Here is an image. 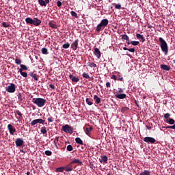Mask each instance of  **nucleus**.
<instances>
[{
  "label": "nucleus",
  "instance_id": "34",
  "mask_svg": "<svg viewBox=\"0 0 175 175\" xmlns=\"http://www.w3.org/2000/svg\"><path fill=\"white\" fill-rule=\"evenodd\" d=\"M82 76H83V77L84 79H90V75H89V74L87 73V72H83V73L82 74Z\"/></svg>",
  "mask_w": 175,
  "mask_h": 175
},
{
  "label": "nucleus",
  "instance_id": "26",
  "mask_svg": "<svg viewBox=\"0 0 175 175\" xmlns=\"http://www.w3.org/2000/svg\"><path fill=\"white\" fill-rule=\"evenodd\" d=\"M165 122L170 125H173L175 124V121L173 118H169L167 119V120H165Z\"/></svg>",
  "mask_w": 175,
  "mask_h": 175
},
{
  "label": "nucleus",
  "instance_id": "44",
  "mask_svg": "<svg viewBox=\"0 0 175 175\" xmlns=\"http://www.w3.org/2000/svg\"><path fill=\"white\" fill-rule=\"evenodd\" d=\"M170 117V113H167L164 114V118H165L166 120H170L169 118Z\"/></svg>",
  "mask_w": 175,
  "mask_h": 175
},
{
  "label": "nucleus",
  "instance_id": "5",
  "mask_svg": "<svg viewBox=\"0 0 175 175\" xmlns=\"http://www.w3.org/2000/svg\"><path fill=\"white\" fill-rule=\"evenodd\" d=\"M5 90L9 93H14L16 91V85L14 83H11L10 85H8Z\"/></svg>",
  "mask_w": 175,
  "mask_h": 175
},
{
  "label": "nucleus",
  "instance_id": "60",
  "mask_svg": "<svg viewBox=\"0 0 175 175\" xmlns=\"http://www.w3.org/2000/svg\"><path fill=\"white\" fill-rule=\"evenodd\" d=\"M111 79L113 80H118V77L116 75H112Z\"/></svg>",
  "mask_w": 175,
  "mask_h": 175
},
{
  "label": "nucleus",
  "instance_id": "57",
  "mask_svg": "<svg viewBox=\"0 0 175 175\" xmlns=\"http://www.w3.org/2000/svg\"><path fill=\"white\" fill-rule=\"evenodd\" d=\"M106 87L111 88V83L109 81L106 82Z\"/></svg>",
  "mask_w": 175,
  "mask_h": 175
},
{
  "label": "nucleus",
  "instance_id": "7",
  "mask_svg": "<svg viewBox=\"0 0 175 175\" xmlns=\"http://www.w3.org/2000/svg\"><path fill=\"white\" fill-rule=\"evenodd\" d=\"M45 120H43L42 118L35 119L34 120L31 122V125L34 126L37 124H44Z\"/></svg>",
  "mask_w": 175,
  "mask_h": 175
},
{
  "label": "nucleus",
  "instance_id": "24",
  "mask_svg": "<svg viewBox=\"0 0 175 175\" xmlns=\"http://www.w3.org/2000/svg\"><path fill=\"white\" fill-rule=\"evenodd\" d=\"M29 75H30L31 77L33 78L36 80V81H38V78L37 77L36 73L31 72L29 73Z\"/></svg>",
  "mask_w": 175,
  "mask_h": 175
},
{
  "label": "nucleus",
  "instance_id": "19",
  "mask_svg": "<svg viewBox=\"0 0 175 175\" xmlns=\"http://www.w3.org/2000/svg\"><path fill=\"white\" fill-rule=\"evenodd\" d=\"M107 161H108V158H107V156H106V155L101 156V159H99V162L100 163L105 162V163H107Z\"/></svg>",
  "mask_w": 175,
  "mask_h": 175
},
{
  "label": "nucleus",
  "instance_id": "47",
  "mask_svg": "<svg viewBox=\"0 0 175 175\" xmlns=\"http://www.w3.org/2000/svg\"><path fill=\"white\" fill-rule=\"evenodd\" d=\"M21 62L22 61L20 59H15V63L17 64V65H20Z\"/></svg>",
  "mask_w": 175,
  "mask_h": 175
},
{
  "label": "nucleus",
  "instance_id": "39",
  "mask_svg": "<svg viewBox=\"0 0 175 175\" xmlns=\"http://www.w3.org/2000/svg\"><path fill=\"white\" fill-rule=\"evenodd\" d=\"M2 25L4 27V28H8V27L10 26V23L7 22H3Z\"/></svg>",
  "mask_w": 175,
  "mask_h": 175
},
{
  "label": "nucleus",
  "instance_id": "52",
  "mask_svg": "<svg viewBox=\"0 0 175 175\" xmlns=\"http://www.w3.org/2000/svg\"><path fill=\"white\" fill-rule=\"evenodd\" d=\"M115 8L118 9V10L121 9V4H116L115 5Z\"/></svg>",
  "mask_w": 175,
  "mask_h": 175
},
{
  "label": "nucleus",
  "instance_id": "59",
  "mask_svg": "<svg viewBox=\"0 0 175 175\" xmlns=\"http://www.w3.org/2000/svg\"><path fill=\"white\" fill-rule=\"evenodd\" d=\"M135 103L137 105V107L140 108V106L139 105V102L136 100H135Z\"/></svg>",
  "mask_w": 175,
  "mask_h": 175
},
{
  "label": "nucleus",
  "instance_id": "27",
  "mask_svg": "<svg viewBox=\"0 0 175 175\" xmlns=\"http://www.w3.org/2000/svg\"><path fill=\"white\" fill-rule=\"evenodd\" d=\"M75 142H77V144L83 145V140L80 137H77L75 139Z\"/></svg>",
  "mask_w": 175,
  "mask_h": 175
},
{
  "label": "nucleus",
  "instance_id": "50",
  "mask_svg": "<svg viewBox=\"0 0 175 175\" xmlns=\"http://www.w3.org/2000/svg\"><path fill=\"white\" fill-rule=\"evenodd\" d=\"M129 109L128 108V107H123V108L122 109V111L125 112L129 111Z\"/></svg>",
  "mask_w": 175,
  "mask_h": 175
},
{
  "label": "nucleus",
  "instance_id": "11",
  "mask_svg": "<svg viewBox=\"0 0 175 175\" xmlns=\"http://www.w3.org/2000/svg\"><path fill=\"white\" fill-rule=\"evenodd\" d=\"M50 0H38V3L42 7H46V4L49 3Z\"/></svg>",
  "mask_w": 175,
  "mask_h": 175
},
{
  "label": "nucleus",
  "instance_id": "9",
  "mask_svg": "<svg viewBox=\"0 0 175 175\" xmlns=\"http://www.w3.org/2000/svg\"><path fill=\"white\" fill-rule=\"evenodd\" d=\"M8 129L12 135H13L16 132L15 126H12V124L8 125Z\"/></svg>",
  "mask_w": 175,
  "mask_h": 175
},
{
  "label": "nucleus",
  "instance_id": "56",
  "mask_svg": "<svg viewBox=\"0 0 175 175\" xmlns=\"http://www.w3.org/2000/svg\"><path fill=\"white\" fill-rule=\"evenodd\" d=\"M128 51H129L131 53H135V48H130L128 49Z\"/></svg>",
  "mask_w": 175,
  "mask_h": 175
},
{
  "label": "nucleus",
  "instance_id": "38",
  "mask_svg": "<svg viewBox=\"0 0 175 175\" xmlns=\"http://www.w3.org/2000/svg\"><path fill=\"white\" fill-rule=\"evenodd\" d=\"M62 46H63V49H69L70 43L69 42L65 43L63 44Z\"/></svg>",
  "mask_w": 175,
  "mask_h": 175
},
{
  "label": "nucleus",
  "instance_id": "28",
  "mask_svg": "<svg viewBox=\"0 0 175 175\" xmlns=\"http://www.w3.org/2000/svg\"><path fill=\"white\" fill-rule=\"evenodd\" d=\"M151 172L147 170H144V172L139 173V175H150Z\"/></svg>",
  "mask_w": 175,
  "mask_h": 175
},
{
  "label": "nucleus",
  "instance_id": "36",
  "mask_svg": "<svg viewBox=\"0 0 175 175\" xmlns=\"http://www.w3.org/2000/svg\"><path fill=\"white\" fill-rule=\"evenodd\" d=\"M17 96L19 101L23 100L24 98L21 93H18Z\"/></svg>",
  "mask_w": 175,
  "mask_h": 175
},
{
  "label": "nucleus",
  "instance_id": "42",
  "mask_svg": "<svg viewBox=\"0 0 175 175\" xmlns=\"http://www.w3.org/2000/svg\"><path fill=\"white\" fill-rule=\"evenodd\" d=\"M131 44L133 46H137V45H139V42H137V41H132V42H131Z\"/></svg>",
  "mask_w": 175,
  "mask_h": 175
},
{
  "label": "nucleus",
  "instance_id": "31",
  "mask_svg": "<svg viewBox=\"0 0 175 175\" xmlns=\"http://www.w3.org/2000/svg\"><path fill=\"white\" fill-rule=\"evenodd\" d=\"M122 40L129 41V38L126 34L122 35Z\"/></svg>",
  "mask_w": 175,
  "mask_h": 175
},
{
  "label": "nucleus",
  "instance_id": "51",
  "mask_svg": "<svg viewBox=\"0 0 175 175\" xmlns=\"http://www.w3.org/2000/svg\"><path fill=\"white\" fill-rule=\"evenodd\" d=\"M16 113L18 114V116H20V118H23V114L20 112V110H17Z\"/></svg>",
  "mask_w": 175,
  "mask_h": 175
},
{
  "label": "nucleus",
  "instance_id": "30",
  "mask_svg": "<svg viewBox=\"0 0 175 175\" xmlns=\"http://www.w3.org/2000/svg\"><path fill=\"white\" fill-rule=\"evenodd\" d=\"M92 101H93V100H92V98H86V103L89 105H93V102Z\"/></svg>",
  "mask_w": 175,
  "mask_h": 175
},
{
  "label": "nucleus",
  "instance_id": "8",
  "mask_svg": "<svg viewBox=\"0 0 175 175\" xmlns=\"http://www.w3.org/2000/svg\"><path fill=\"white\" fill-rule=\"evenodd\" d=\"M15 144L17 147H21L24 145V139L23 138H17L15 141Z\"/></svg>",
  "mask_w": 175,
  "mask_h": 175
},
{
  "label": "nucleus",
  "instance_id": "6",
  "mask_svg": "<svg viewBox=\"0 0 175 175\" xmlns=\"http://www.w3.org/2000/svg\"><path fill=\"white\" fill-rule=\"evenodd\" d=\"M144 142L148 144L150 143L151 144H154V143L157 142V139L151 137H146L144 139Z\"/></svg>",
  "mask_w": 175,
  "mask_h": 175
},
{
  "label": "nucleus",
  "instance_id": "49",
  "mask_svg": "<svg viewBox=\"0 0 175 175\" xmlns=\"http://www.w3.org/2000/svg\"><path fill=\"white\" fill-rule=\"evenodd\" d=\"M59 137H55V139L54 140V142H53V144H58V142H59Z\"/></svg>",
  "mask_w": 175,
  "mask_h": 175
},
{
  "label": "nucleus",
  "instance_id": "1",
  "mask_svg": "<svg viewBox=\"0 0 175 175\" xmlns=\"http://www.w3.org/2000/svg\"><path fill=\"white\" fill-rule=\"evenodd\" d=\"M159 41L160 42L161 51L164 53L165 55H167L168 54V46L167 42L163 38H159Z\"/></svg>",
  "mask_w": 175,
  "mask_h": 175
},
{
  "label": "nucleus",
  "instance_id": "45",
  "mask_svg": "<svg viewBox=\"0 0 175 175\" xmlns=\"http://www.w3.org/2000/svg\"><path fill=\"white\" fill-rule=\"evenodd\" d=\"M72 150H73V148L71 146V144H68V146H67V150L68 151H72Z\"/></svg>",
  "mask_w": 175,
  "mask_h": 175
},
{
  "label": "nucleus",
  "instance_id": "14",
  "mask_svg": "<svg viewBox=\"0 0 175 175\" xmlns=\"http://www.w3.org/2000/svg\"><path fill=\"white\" fill-rule=\"evenodd\" d=\"M115 97L118 99H125L126 97V94L115 93Z\"/></svg>",
  "mask_w": 175,
  "mask_h": 175
},
{
  "label": "nucleus",
  "instance_id": "40",
  "mask_svg": "<svg viewBox=\"0 0 175 175\" xmlns=\"http://www.w3.org/2000/svg\"><path fill=\"white\" fill-rule=\"evenodd\" d=\"M70 15L73 17L78 18L77 14L75 12V11H71Z\"/></svg>",
  "mask_w": 175,
  "mask_h": 175
},
{
  "label": "nucleus",
  "instance_id": "17",
  "mask_svg": "<svg viewBox=\"0 0 175 175\" xmlns=\"http://www.w3.org/2000/svg\"><path fill=\"white\" fill-rule=\"evenodd\" d=\"M93 130V127L92 126H90V127H86L85 130V133L86 135H88V136H90V132H92V131Z\"/></svg>",
  "mask_w": 175,
  "mask_h": 175
},
{
  "label": "nucleus",
  "instance_id": "18",
  "mask_svg": "<svg viewBox=\"0 0 175 175\" xmlns=\"http://www.w3.org/2000/svg\"><path fill=\"white\" fill-rule=\"evenodd\" d=\"M73 163H72V161H70V164H68L66 167H65V171L66 172H71L72 171L73 168L72 167V165Z\"/></svg>",
  "mask_w": 175,
  "mask_h": 175
},
{
  "label": "nucleus",
  "instance_id": "2",
  "mask_svg": "<svg viewBox=\"0 0 175 175\" xmlns=\"http://www.w3.org/2000/svg\"><path fill=\"white\" fill-rule=\"evenodd\" d=\"M32 103L38 105V107H44L46 100L43 98H33Z\"/></svg>",
  "mask_w": 175,
  "mask_h": 175
},
{
  "label": "nucleus",
  "instance_id": "25",
  "mask_svg": "<svg viewBox=\"0 0 175 175\" xmlns=\"http://www.w3.org/2000/svg\"><path fill=\"white\" fill-rule=\"evenodd\" d=\"M25 22L27 23V24L33 25V19H32L30 17H28L25 18Z\"/></svg>",
  "mask_w": 175,
  "mask_h": 175
},
{
  "label": "nucleus",
  "instance_id": "33",
  "mask_svg": "<svg viewBox=\"0 0 175 175\" xmlns=\"http://www.w3.org/2000/svg\"><path fill=\"white\" fill-rule=\"evenodd\" d=\"M88 66L91 67V68H96V64L95 63L88 62Z\"/></svg>",
  "mask_w": 175,
  "mask_h": 175
},
{
  "label": "nucleus",
  "instance_id": "22",
  "mask_svg": "<svg viewBox=\"0 0 175 175\" xmlns=\"http://www.w3.org/2000/svg\"><path fill=\"white\" fill-rule=\"evenodd\" d=\"M94 99L95 100L96 104H97V105L100 104L101 102V98L100 97H98V96H96V94L94 95Z\"/></svg>",
  "mask_w": 175,
  "mask_h": 175
},
{
  "label": "nucleus",
  "instance_id": "32",
  "mask_svg": "<svg viewBox=\"0 0 175 175\" xmlns=\"http://www.w3.org/2000/svg\"><path fill=\"white\" fill-rule=\"evenodd\" d=\"M42 53L44 55H48L49 54V51L46 48H42Z\"/></svg>",
  "mask_w": 175,
  "mask_h": 175
},
{
  "label": "nucleus",
  "instance_id": "13",
  "mask_svg": "<svg viewBox=\"0 0 175 175\" xmlns=\"http://www.w3.org/2000/svg\"><path fill=\"white\" fill-rule=\"evenodd\" d=\"M41 24H42V21H40V19H38V18H34L33 19V25L39 26Z\"/></svg>",
  "mask_w": 175,
  "mask_h": 175
},
{
  "label": "nucleus",
  "instance_id": "58",
  "mask_svg": "<svg viewBox=\"0 0 175 175\" xmlns=\"http://www.w3.org/2000/svg\"><path fill=\"white\" fill-rule=\"evenodd\" d=\"M49 88H51V90H55V86L53 84H50Z\"/></svg>",
  "mask_w": 175,
  "mask_h": 175
},
{
  "label": "nucleus",
  "instance_id": "64",
  "mask_svg": "<svg viewBox=\"0 0 175 175\" xmlns=\"http://www.w3.org/2000/svg\"><path fill=\"white\" fill-rule=\"evenodd\" d=\"M123 50H124V51H129V49H128L127 47H124V48H123Z\"/></svg>",
  "mask_w": 175,
  "mask_h": 175
},
{
  "label": "nucleus",
  "instance_id": "4",
  "mask_svg": "<svg viewBox=\"0 0 175 175\" xmlns=\"http://www.w3.org/2000/svg\"><path fill=\"white\" fill-rule=\"evenodd\" d=\"M62 130L64 132L66 133L72 134L73 133V129L72 126H69L68 124H66L62 126Z\"/></svg>",
  "mask_w": 175,
  "mask_h": 175
},
{
  "label": "nucleus",
  "instance_id": "62",
  "mask_svg": "<svg viewBox=\"0 0 175 175\" xmlns=\"http://www.w3.org/2000/svg\"><path fill=\"white\" fill-rule=\"evenodd\" d=\"M142 41L143 42H144L145 41H146V39L144 38V36H142Z\"/></svg>",
  "mask_w": 175,
  "mask_h": 175
},
{
  "label": "nucleus",
  "instance_id": "20",
  "mask_svg": "<svg viewBox=\"0 0 175 175\" xmlns=\"http://www.w3.org/2000/svg\"><path fill=\"white\" fill-rule=\"evenodd\" d=\"M161 69H162L163 70L169 71V70H170V66H169L168 65H165V64H161Z\"/></svg>",
  "mask_w": 175,
  "mask_h": 175
},
{
  "label": "nucleus",
  "instance_id": "23",
  "mask_svg": "<svg viewBox=\"0 0 175 175\" xmlns=\"http://www.w3.org/2000/svg\"><path fill=\"white\" fill-rule=\"evenodd\" d=\"M18 72H19V73H21V75L23 76V77H24V78L27 77V72H23L22 68H18Z\"/></svg>",
  "mask_w": 175,
  "mask_h": 175
},
{
  "label": "nucleus",
  "instance_id": "53",
  "mask_svg": "<svg viewBox=\"0 0 175 175\" xmlns=\"http://www.w3.org/2000/svg\"><path fill=\"white\" fill-rule=\"evenodd\" d=\"M47 120L50 122H53L54 121V119L53 117L48 118Z\"/></svg>",
  "mask_w": 175,
  "mask_h": 175
},
{
  "label": "nucleus",
  "instance_id": "37",
  "mask_svg": "<svg viewBox=\"0 0 175 175\" xmlns=\"http://www.w3.org/2000/svg\"><path fill=\"white\" fill-rule=\"evenodd\" d=\"M64 170H66V168H65V167H60L56 168V171H57V172H64Z\"/></svg>",
  "mask_w": 175,
  "mask_h": 175
},
{
  "label": "nucleus",
  "instance_id": "35",
  "mask_svg": "<svg viewBox=\"0 0 175 175\" xmlns=\"http://www.w3.org/2000/svg\"><path fill=\"white\" fill-rule=\"evenodd\" d=\"M163 129H175V124L173 125V126H163Z\"/></svg>",
  "mask_w": 175,
  "mask_h": 175
},
{
  "label": "nucleus",
  "instance_id": "29",
  "mask_svg": "<svg viewBox=\"0 0 175 175\" xmlns=\"http://www.w3.org/2000/svg\"><path fill=\"white\" fill-rule=\"evenodd\" d=\"M40 132L44 135V134H46L47 133V130H46V127L45 126H42L41 130H40Z\"/></svg>",
  "mask_w": 175,
  "mask_h": 175
},
{
  "label": "nucleus",
  "instance_id": "55",
  "mask_svg": "<svg viewBox=\"0 0 175 175\" xmlns=\"http://www.w3.org/2000/svg\"><path fill=\"white\" fill-rule=\"evenodd\" d=\"M117 80L119 81H123L124 78L121 76H119L118 77H117Z\"/></svg>",
  "mask_w": 175,
  "mask_h": 175
},
{
  "label": "nucleus",
  "instance_id": "10",
  "mask_svg": "<svg viewBox=\"0 0 175 175\" xmlns=\"http://www.w3.org/2000/svg\"><path fill=\"white\" fill-rule=\"evenodd\" d=\"M79 42V39L75 40V42L71 44V49L76 51L78 49Z\"/></svg>",
  "mask_w": 175,
  "mask_h": 175
},
{
  "label": "nucleus",
  "instance_id": "43",
  "mask_svg": "<svg viewBox=\"0 0 175 175\" xmlns=\"http://www.w3.org/2000/svg\"><path fill=\"white\" fill-rule=\"evenodd\" d=\"M45 154L47 155V157H51L52 154V152L51 150H46Z\"/></svg>",
  "mask_w": 175,
  "mask_h": 175
},
{
  "label": "nucleus",
  "instance_id": "46",
  "mask_svg": "<svg viewBox=\"0 0 175 175\" xmlns=\"http://www.w3.org/2000/svg\"><path fill=\"white\" fill-rule=\"evenodd\" d=\"M124 92V90L122 88H118V92H116V93H118V94H121Z\"/></svg>",
  "mask_w": 175,
  "mask_h": 175
},
{
  "label": "nucleus",
  "instance_id": "63",
  "mask_svg": "<svg viewBox=\"0 0 175 175\" xmlns=\"http://www.w3.org/2000/svg\"><path fill=\"white\" fill-rule=\"evenodd\" d=\"M142 41L143 42H144L145 41H146V39L144 38V36H142Z\"/></svg>",
  "mask_w": 175,
  "mask_h": 175
},
{
  "label": "nucleus",
  "instance_id": "54",
  "mask_svg": "<svg viewBox=\"0 0 175 175\" xmlns=\"http://www.w3.org/2000/svg\"><path fill=\"white\" fill-rule=\"evenodd\" d=\"M137 39H142L143 37V35H141L139 33H137L136 35Z\"/></svg>",
  "mask_w": 175,
  "mask_h": 175
},
{
  "label": "nucleus",
  "instance_id": "16",
  "mask_svg": "<svg viewBox=\"0 0 175 175\" xmlns=\"http://www.w3.org/2000/svg\"><path fill=\"white\" fill-rule=\"evenodd\" d=\"M49 25L52 29H57V23L54 21H50Z\"/></svg>",
  "mask_w": 175,
  "mask_h": 175
},
{
  "label": "nucleus",
  "instance_id": "61",
  "mask_svg": "<svg viewBox=\"0 0 175 175\" xmlns=\"http://www.w3.org/2000/svg\"><path fill=\"white\" fill-rule=\"evenodd\" d=\"M146 129H148V130H151L152 129V127L148 126V125H146Z\"/></svg>",
  "mask_w": 175,
  "mask_h": 175
},
{
  "label": "nucleus",
  "instance_id": "41",
  "mask_svg": "<svg viewBox=\"0 0 175 175\" xmlns=\"http://www.w3.org/2000/svg\"><path fill=\"white\" fill-rule=\"evenodd\" d=\"M21 69H22V70H28L26 65H25V64H21Z\"/></svg>",
  "mask_w": 175,
  "mask_h": 175
},
{
  "label": "nucleus",
  "instance_id": "48",
  "mask_svg": "<svg viewBox=\"0 0 175 175\" xmlns=\"http://www.w3.org/2000/svg\"><path fill=\"white\" fill-rule=\"evenodd\" d=\"M57 5L58 8H61L62 5V2L61 1H57Z\"/></svg>",
  "mask_w": 175,
  "mask_h": 175
},
{
  "label": "nucleus",
  "instance_id": "12",
  "mask_svg": "<svg viewBox=\"0 0 175 175\" xmlns=\"http://www.w3.org/2000/svg\"><path fill=\"white\" fill-rule=\"evenodd\" d=\"M69 78L72 81V82H74V83H77L80 81V79L79 77H74L72 74H70Z\"/></svg>",
  "mask_w": 175,
  "mask_h": 175
},
{
  "label": "nucleus",
  "instance_id": "3",
  "mask_svg": "<svg viewBox=\"0 0 175 175\" xmlns=\"http://www.w3.org/2000/svg\"><path fill=\"white\" fill-rule=\"evenodd\" d=\"M109 24V21L107 18L102 19L101 22L97 25L96 31V32H100L101 30H103L105 27Z\"/></svg>",
  "mask_w": 175,
  "mask_h": 175
},
{
  "label": "nucleus",
  "instance_id": "21",
  "mask_svg": "<svg viewBox=\"0 0 175 175\" xmlns=\"http://www.w3.org/2000/svg\"><path fill=\"white\" fill-rule=\"evenodd\" d=\"M71 163H77L78 165H83V163L78 159H75L71 161Z\"/></svg>",
  "mask_w": 175,
  "mask_h": 175
},
{
  "label": "nucleus",
  "instance_id": "15",
  "mask_svg": "<svg viewBox=\"0 0 175 175\" xmlns=\"http://www.w3.org/2000/svg\"><path fill=\"white\" fill-rule=\"evenodd\" d=\"M94 55L98 59H100L101 57V53L98 48H94Z\"/></svg>",
  "mask_w": 175,
  "mask_h": 175
}]
</instances>
